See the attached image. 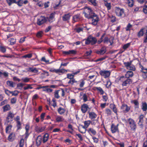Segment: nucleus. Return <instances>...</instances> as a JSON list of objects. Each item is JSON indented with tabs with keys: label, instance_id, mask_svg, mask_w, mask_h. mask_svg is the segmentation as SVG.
<instances>
[{
	"label": "nucleus",
	"instance_id": "obj_1",
	"mask_svg": "<svg viewBox=\"0 0 147 147\" xmlns=\"http://www.w3.org/2000/svg\"><path fill=\"white\" fill-rule=\"evenodd\" d=\"M97 41L96 38L90 35L87 38L84 40L83 42H84L86 45H88L91 44V45H94L96 44Z\"/></svg>",
	"mask_w": 147,
	"mask_h": 147
},
{
	"label": "nucleus",
	"instance_id": "obj_2",
	"mask_svg": "<svg viewBox=\"0 0 147 147\" xmlns=\"http://www.w3.org/2000/svg\"><path fill=\"white\" fill-rule=\"evenodd\" d=\"M127 123L131 130L133 131L136 130V124L133 119L131 118H129L127 119Z\"/></svg>",
	"mask_w": 147,
	"mask_h": 147
},
{
	"label": "nucleus",
	"instance_id": "obj_3",
	"mask_svg": "<svg viewBox=\"0 0 147 147\" xmlns=\"http://www.w3.org/2000/svg\"><path fill=\"white\" fill-rule=\"evenodd\" d=\"M120 80L122 82L123 86H127L131 84L132 82V80L131 79L125 77L124 76H121L120 78Z\"/></svg>",
	"mask_w": 147,
	"mask_h": 147
},
{
	"label": "nucleus",
	"instance_id": "obj_4",
	"mask_svg": "<svg viewBox=\"0 0 147 147\" xmlns=\"http://www.w3.org/2000/svg\"><path fill=\"white\" fill-rule=\"evenodd\" d=\"M88 11L87 12H84V16L88 19H91L96 14L92 12V10L89 8H88Z\"/></svg>",
	"mask_w": 147,
	"mask_h": 147
},
{
	"label": "nucleus",
	"instance_id": "obj_5",
	"mask_svg": "<svg viewBox=\"0 0 147 147\" xmlns=\"http://www.w3.org/2000/svg\"><path fill=\"white\" fill-rule=\"evenodd\" d=\"M9 5L13 3H16L19 6H21L23 4V1L22 0H6Z\"/></svg>",
	"mask_w": 147,
	"mask_h": 147
},
{
	"label": "nucleus",
	"instance_id": "obj_6",
	"mask_svg": "<svg viewBox=\"0 0 147 147\" xmlns=\"http://www.w3.org/2000/svg\"><path fill=\"white\" fill-rule=\"evenodd\" d=\"M115 12L116 15L118 16L121 17L124 16V10L123 9L119 7H116L115 9Z\"/></svg>",
	"mask_w": 147,
	"mask_h": 147
},
{
	"label": "nucleus",
	"instance_id": "obj_7",
	"mask_svg": "<svg viewBox=\"0 0 147 147\" xmlns=\"http://www.w3.org/2000/svg\"><path fill=\"white\" fill-rule=\"evenodd\" d=\"M144 115H140L138 117V119L139 120L138 124L141 128H142L144 126Z\"/></svg>",
	"mask_w": 147,
	"mask_h": 147
},
{
	"label": "nucleus",
	"instance_id": "obj_8",
	"mask_svg": "<svg viewBox=\"0 0 147 147\" xmlns=\"http://www.w3.org/2000/svg\"><path fill=\"white\" fill-rule=\"evenodd\" d=\"M124 64L127 67V69L133 71L135 70V66L131 65V62L124 63Z\"/></svg>",
	"mask_w": 147,
	"mask_h": 147
},
{
	"label": "nucleus",
	"instance_id": "obj_9",
	"mask_svg": "<svg viewBox=\"0 0 147 147\" xmlns=\"http://www.w3.org/2000/svg\"><path fill=\"white\" fill-rule=\"evenodd\" d=\"M47 21V19L45 17L41 16L38 19L37 23L38 25L40 26Z\"/></svg>",
	"mask_w": 147,
	"mask_h": 147
},
{
	"label": "nucleus",
	"instance_id": "obj_10",
	"mask_svg": "<svg viewBox=\"0 0 147 147\" xmlns=\"http://www.w3.org/2000/svg\"><path fill=\"white\" fill-rule=\"evenodd\" d=\"M100 74L105 78L108 77L110 75V72L108 71L101 70L99 72Z\"/></svg>",
	"mask_w": 147,
	"mask_h": 147
},
{
	"label": "nucleus",
	"instance_id": "obj_11",
	"mask_svg": "<svg viewBox=\"0 0 147 147\" xmlns=\"http://www.w3.org/2000/svg\"><path fill=\"white\" fill-rule=\"evenodd\" d=\"M14 116V114H13L11 111L9 112L7 115V117H6V122L8 123L10 122V121H12Z\"/></svg>",
	"mask_w": 147,
	"mask_h": 147
},
{
	"label": "nucleus",
	"instance_id": "obj_12",
	"mask_svg": "<svg viewBox=\"0 0 147 147\" xmlns=\"http://www.w3.org/2000/svg\"><path fill=\"white\" fill-rule=\"evenodd\" d=\"M147 33V27L142 28L139 32L138 34V36L139 37L142 36L144 34L146 35Z\"/></svg>",
	"mask_w": 147,
	"mask_h": 147
},
{
	"label": "nucleus",
	"instance_id": "obj_13",
	"mask_svg": "<svg viewBox=\"0 0 147 147\" xmlns=\"http://www.w3.org/2000/svg\"><path fill=\"white\" fill-rule=\"evenodd\" d=\"M91 19L92 21L91 24L93 25H96L99 21V18L97 15H96Z\"/></svg>",
	"mask_w": 147,
	"mask_h": 147
},
{
	"label": "nucleus",
	"instance_id": "obj_14",
	"mask_svg": "<svg viewBox=\"0 0 147 147\" xmlns=\"http://www.w3.org/2000/svg\"><path fill=\"white\" fill-rule=\"evenodd\" d=\"M81 19V16L80 14H77L74 15L73 16L72 22L74 23L75 22H78Z\"/></svg>",
	"mask_w": 147,
	"mask_h": 147
},
{
	"label": "nucleus",
	"instance_id": "obj_15",
	"mask_svg": "<svg viewBox=\"0 0 147 147\" xmlns=\"http://www.w3.org/2000/svg\"><path fill=\"white\" fill-rule=\"evenodd\" d=\"M119 124H118L117 125H115L114 124H112L111 126V130L113 133H114L118 131V126Z\"/></svg>",
	"mask_w": 147,
	"mask_h": 147
},
{
	"label": "nucleus",
	"instance_id": "obj_16",
	"mask_svg": "<svg viewBox=\"0 0 147 147\" xmlns=\"http://www.w3.org/2000/svg\"><path fill=\"white\" fill-rule=\"evenodd\" d=\"M89 118L91 120L94 119L97 117V115L93 112H88Z\"/></svg>",
	"mask_w": 147,
	"mask_h": 147
},
{
	"label": "nucleus",
	"instance_id": "obj_17",
	"mask_svg": "<svg viewBox=\"0 0 147 147\" xmlns=\"http://www.w3.org/2000/svg\"><path fill=\"white\" fill-rule=\"evenodd\" d=\"M106 51V49L105 47H102L99 50L96 51V53L98 55H103Z\"/></svg>",
	"mask_w": 147,
	"mask_h": 147
},
{
	"label": "nucleus",
	"instance_id": "obj_18",
	"mask_svg": "<svg viewBox=\"0 0 147 147\" xmlns=\"http://www.w3.org/2000/svg\"><path fill=\"white\" fill-rule=\"evenodd\" d=\"M121 109L125 113L127 112L130 109V108L127 105L125 104L122 105Z\"/></svg>",
	"mask_w": 147,
	"mask_h": 147
},
{
	"label": "nucleus",
	"instance_id": "obj_19",
	"mask_svg": "<svg viewBox=\"0 0 147 147\" xmlns=\"http://www.w3.org/2000/svg\"><path fill=\"white\" fill-rule=\"evenodd\" d=\"M88 107L87 104H84L82 105L81 110L83 113H85L87 111Z\"/></svg>",
	"mask_w": 147,
	"mask_h": 147
},
{
	"label": "nucleus",
	"instance_id": "obj_20",
	"mask_svg": "<svg viewBox=\"0 0 147 147\" xmlns=\"http://www.w3.org/2000/svg\"><path fill=\"white\" fill-rule=\"evenodd\" d=\"M71 16L69 13L64 14L62 16V20L63 21H67L70 18Z\"/></svg>",
	"mask_w": 147,
	"mask_h": 147
},
{
	"label": "nucleus",
	"instance_id": "obj_21",
	"mask_svg": "<svg viewBox=\"0 0 147 147\" xmlns=\"http://www.w3.org/2000/svg\"><path fill=\"white\" fill-rule=\"evenodd\" d=\"M55 14V13H52L50 15L49 17L46 18L47 21L48 20L50 23L52 22L53 21V19L54 18Z\"/></svg>",
	"mask_w": 147,
	"mask_h": 147
},
{
	"label": "nucleus",
	"instance_id": "obj_22",
	"mask_svg": "<svg viewBox=\"0 0 147 147\" xmlns=\"http://www.w3.org/2000/svg\"><path fill=\"white\" fill-rule=\"evenodd\" d=\"M20 119V117L19 116H17L16 119V120L17 122V126L18 130L21 129V122L19 121Z\"/></svg>",
	"mask_w": 147,
	"mask_h": 147
},
{
	"label": "nucleus",
	"instance_id": "obj_23",
	"mask_svg": "<svg viewBox=\"0 0 147 147\" xmlns=\"http://www.w3.org/2000/svg\"><path fill=\"white\" fill-rule=\"evenodd\" d=\"M45 129V127L44 126L42 127H39L36 126L35 127V130L38 133H40L43 131Z\"/></svg>",
	"mask_w": 147,
	"mask_h": 147
},
{
	"label": "nucleus",
	"instance_id": "obj_24",
	"mask_svg": "<svg viewBox=\"0 0 147 147\" xmlns=\"http://www.w3.org/2000/svg\"><path fill=\"white\" fill-rule=\"evenodd\" d=\"M28 71L29 72L33 73L36 74L38 72V70L37 69L36 67H29L28 69Z\"/></svg>",
	"mask_w": 147,
	"mask_h": 147
},
{
	"label": "nucleus",
	"instance_id": "obj_25",
	"mask_svg": "<svg viewBox=\"0 0 147 147\" xmlns=\"http://www.w3.org/2000/svg\"><path fill=\"white\" fill-rule=\"evenodd\" d=\"M62 69H56L54 68H51L49 69V71L53 73H62L63 71H62Z\"/></svg>",
	"mask_w": 147,
	"mask_h": 147
},
{
	"label": "nucleus",
	"instance_id": "obj_26",
	"mask_svg": "<svg viewBox=\"0 0 147 147\" xmlns=\"http://www.w3.org/2000/svg\"><path fill=\"white\" fill-rule=\"evenodd\" d=\"M88 132L90 135L91 134L95 135L96 134V131L92 128H89L87 130Z\"/></svg>",
	"mask_w": 147,
	"mask_h": 147
},
{
	"label": "nucleus",
	"instance_id": "obj_27",
	"mask_svg": "<svg viewBox=\"0 0 147 147\" xmlns=\"http://www.w3.org/2000/svg\"><path fill=\"white\" fill-rule=\"evenodd\" d=\"M91 123V121L90 120L84 121V126H83V128L84 129L87 128Z\"/></svg>",
	"mask_w": 147,
	"mask_h": 147
},
{
	"label": "nucleus",
	"instance_id": "obj_28",
	"mask_svg": "<svg viewBox=\"0 0 147 147\" xmlns=\"http://www.w3.org/2000/svg\"><path fill=\"white\" fill-rule=\"evenodd\" d=\"M6 84L8 86L12 88L14 87L16 85V84L11 81H7Z\"/></svg>",
	"mask_w": 147,
	"mask_h": 147
},
{
	"label": "nucleus",
	"instance_id": "obj_29",
	"mask_svg": "<svg viewBox=\"0 0 147 147\" xmlns=\"http://www.w3.org/2000/svg\"><path fill=\"white\" fill-rule=\"evenodd\" d=\"M29 129V126L27 124L26 125L25 127V129L26 132L25 134V138L27 139L29 135V134L28 133V130Z\"/></svg>",
	"mask_w": 147,
	"mask_h": 147
},
{
	"label": "nucleus",
	"instance_id": "obj_30",
	"mask_svg": "<svg viewBox=\"0 0 147 147\" xmlns=\"http://www.w3.org/2000/svg\"><path fill=\"white\" fill-rule=\"evenodd\" d=\"M10 105L9 104H7L3 107V111L5 112L9 111L11 109Z\"/></svg>",
	"mask_w": 147,
	"mask_h": 147
},
{
	"label": "nucleus",
	"instance_id": "obj_31",
	"mask_svg": "<svg viewBox=\"0 0 147 147\" xmlns=\"http://www.w3.org/2000/svg\"><path fill=\"white\" fill-rule=\"evenodd\" d=\"M133 73L132 71H129L127 72L125 77L129 78L130 77H132L133 76Z\"/></svg>",
	"mask_w": 147,
	"mask_h": 147
},
{
	"label": "nucleus",
	"instance_id": "obj_32",
	"mask_svg": "<svg viewBox=\"0 0 147 147\" xmlns=\"http://www.w3.org/2000/svg\"><path fill=\"white\" fill-rule=\"evenodd\" d=\"M42 141V138L40 136H38L36 140V143L37 146L40 145Z\"/></svg>",
	"mask_w": 147,
	"mask_h": 147
},
{
	"label": "nucleus",
	"instance_id": "obj_33",
	"mask_svg": "<svg viewBox=\"0 0 147 147\" xmlns=\"http://www.w3.org/2000/svg\"><path fill=\"white\" fill-rule=\"evenodd\" d=\"M140 67L141 69V71L143 73L147 74V68H145L140 64H139Z\"/></svg>",
	"mask_w": 147,
	"mask_h": 147
},
{
	"label": "nucleus",
	"instance_id": "obj_34",
	"mask_svg": "<svg viewBox=\"0 0 147 147\" xmlns=\"http://www.w3.org/2000/svg\"><path fill=\"white\" fill-rule=\"evenodd\" d=\"M49 138V134H45L44 136L43 139V142L44 143L46 142L48 140Z\"/></svg>",
	"mask_w": 147,
	"mask_h": 147
},
{
	"label": "nucleus",
	"instance_id": "obj_35",
	"mask_svg": "<svg viewBox=\"0 0 147 147\" xmlns=\"http://www.w3.org/2000/svg\"><path fill=\"white\" fill-rule=\"evenodd\" d=\"M57 111L59 114L62 115L64 113L65 111L64 109L60 107L58 109Z\"/></svg>",
	"mask_w": 147,
	"mask_h": 147
},
{
	"label": "nucleus",
	"instance_id": "obj_36",
	"mask_svg": "<svg viewBox=\"0 0 147 147\" xmlns=\"http://www.w3.org/2000/svg\"><path fill=\"white\" fill-rule=\"evenodd\" d=\"M142 109L144 111H146L147 110V104L146 102H143L142 103Z\"/></svg>",
	"mask_w": 147,
	"mask_h": 147
},
{
	"label": "nucleus",
	"instance_id": "obj_37",
	"mask_svg": "<svg viewBox=\"0 0 147 147\" xmlns=\"http://www.w3.org/2000/svg\"><path fill=\"white\" fill-rule=\"evenodd\" d=\"M103 41L104 43H108V42H109L110 43V45H112V42L110 40H109L108 38L107 37H105V38Z\"/></svg>",
	"mask_w": 147,
	"mask_h": 147
},
{
	"label": "nucleus",
	"instance_id": "obj_38",
	"mask_svg": "<svg viewBox=\"0 0 147 147\" xmlns=\"http://www.w3.org/2000/svg\"><path fill=\"white\" fill-rule=\"evenodd\" d=\"M9 42L11 45H13L16 43V40L13 38H11L9 39Z\"/></svg>",
	"mask_w": 147,
	"mask_h": 147
},
{
	"label": "nucleus",
	"instance_id": "obj_39",
	"mask_svg": "<svg viewBox=\"0 0 147 147\" xmlns=\"http://www.w3.org/2000/svg\"><path fill=\"white\" fill-rule=\"evenodd\" d=\"M95 88L96 90L100 92L101 94H103L104 93V91L100 87H95Z\"/></svg>",
	"mask_w": 147,
	"mask_h": 147
},
{
	"label": "nucleus",
	"instance_id": "obj_40",
	"mask_svg": "<svg viewBox=\"0 0 147 147\" xmlns=\"http://www.w3.org/2000/svg\"><path fill=\"white\" fill-rule=\"evenodd\" d=\"M104 4L105 6L107 8L108 10H110L111 9V5L110 3L106 2H105Z\"/></svg>",
	"mask_w": 147,
	"mask_h": 147
},
{
	"label": "nucleus",
	"instance_id": "obj_41",
	"mask_svg": "<svg viewBox=\"0 0 147 147\" xmlns=\"http://www.w3.org/2000/svg\"><path fill=\"white\" fill-rule=\"evenodd\" d=\"M132 102L134 103L135 105V108H139V103L138 101L136 100H133Z\"/></svg>",
	"mask_w": 147,
	"mask_h": 147
},
{
	"label": "nucleus",
	"instance_id": "obj_42",
	"mask_svg": "<svg viewBox=\"0 0 147 147\" xmlns=\"http://www.w3.org/2000/svg\"><path fill=\"white\" fill-rule=\"evenodd\" d=\"M64 119L61 116H58L56 118V120L57 122H60L63 121Z\"/></svg>",
	"mask_w": 147,
	"mask_h": 147
},
{
	"label": "nucleus",
	"instance_id": "obj_43",
	"mask_svg": "<svg viewBox=\"0 0 147 147\" xmlns=\"http://www.w3.org/2000/svg\"><path fill=\"white\" fill-rule=\"evenodd\" d=\"M128 5L130 7H132L134 5L133 0H127Z\"/></svg>",
	"mask_w": 147,
	"mask_h": 147
},
{
	"label": "nucleus",
	"instance_id": "obj_44",
	"mask_svg": "<svg viewBox=\"0 0 147 147\" xmlns=\"http://www.w3.org/2000/svg\"><path fill=\"white\" fill-rule=\"evenodd\" d=\"M14 134L13 133H11L8 136V138L9 140V141H11V140L14 138Z\"/></svg>",
	"mask_w": 147,
	"mask_h": 147
},
{
	"label": "nucleus",
	"instance_id": "obj_45",
	"mask_svg": "<svg viewBox=\"0 0 147 147\" xmlns=\"http://www.w3.org/2000/svg\"><path fill=\"white\" fill-rule=\"evenodd\" d=\"M130 43H128L125 44L123 46V49L125 50H126L130 46Z\"/></svg>",
	"mask_w": 147,
	"mask_h": 147
},
{
	"label": "nucleus",
	"instance_id": "obj_46",
	"mask_svg": "<svg viewBox=\"0 0 147 147\" xmlns=\"http://www.w3.org/2000/svg\"><path fill=\"white\" fill-rule=\"evenodd\" d=\"M75 31L79 33L81 32L83 30V28H82L78 27L74 29Z\"/></svg>",
	"mask_w": 147,
	"mask_h": 147
},
{
	"label": "nucleus",
	"instance_id": "obj_47",
	"mask_svg": "<svg viewBox=\"0 0 147 147\" xmlns=\"http://www.w3.org/2000/svg\"><path fill=\"white\" fill-rule=\"evenodd\" d=\"M0 50L1 51L2 53H5L6 51V49L5 47L1 46H0Z\"/></svg>",
	"mask_w": 147,
	"mask_h": 147
},
{
	"label": "nucleus",
	"instance_id": "obj_48",
	"mask_svg": "<svg viewBox=\"0 0 147 147\" xmlns=\"http://www.w3.org/2000/svg\"><path fill=\"white\" fill-rule=\"evenodd\" d=\"M17 101V98L16 97L12 98L11 100V103L12 104H15L16 103Z\"/></svg>",
	"mask_w": 147,
	"mask_h": 147
},
{
	"label": "nucleus",
	"instance_id": "obj_49",
	"mask_svg": "<svg viewBox=\"0 0 147 147\" xmlns=\"http://www.w3.org/2000/svg\"><path fill=\"white\" fill-rule=\"evenodd\" d=\"M24 144V140L22 139H21L20 142V147H23Z\"/></svg>",
	"mask_w": 147,
	"mask_h": 147
},
{
	"label": "nucleus",
	"instance_id": "obj_50",
	"mask_svg": "<svg viewBox=\"0 0 147 147\" xmlns=\"http://www.w3.org/2000/svg\"><path fill=\"white\" fill-rule=\"evenodd\" d=\"M132 27V25L130 23H129L125 28L126 31H129L130 30V29Z\"/></svg>",
	"mask_w": 147,
	"mask_h": 147
},
{
	"label": "nucleus",
	"instance_id": "obj_51",
	"mask_svg": "<svg viewBox=\"0 0 147 147\" xmlns=\"http://www.w3.org/2000/svg\"><path fill=\"white\" fill-rule=\"evenodd\" d=\"M8 102V100L7 99L4 100L0 103V106H2L5 104H6Z\"/></svg>",
	"mask_w": 147,
	"mask_h": 147
},
{
	"label": "nucleus",
	"instance_id": "obj_52",
	"mask_svg": "<svg viewBox=\"0 0 147 147\" xmlns=\"http://www.w3.org/2000/svg\"><path fill=\"white\" fill-rule=\"evenodd\" d=\"M32 56V55L31 53L29 54L23 56L22 57L24 58H30Z\"/></svg>",
	"mask_w": 147,
	"mask_h": 147
},
{
	"label": "nucleus",
	"instance_id": "obj_53",
	"mask_svg": "<svg viewBox=\"0 0 147 147\" xmlns=\"http://www.w3.org/2000/svg\"><path fill=\"white\" fill-rule=\"evenodd\" d=\"M55 97L57 98H59L60 96L59 95V90H57L55 92Z\"/></svg>",
	"mask_w": 147,
	"mask_h": 147
},
{
	"label": "nucleus",
	"instance_id": "obj_54",
	"mask_svg": "<svg viewBox=\"0 0 147 147\" xmlns=\"http://www.w3.org/2000/svg\"><path fill=\"white\" fill-rule=\"evenodd\" d=\"M137 1L141 4L144 3L146 4L147 3V0H137Z\"/></svg>",
	"mask_w": 147,
	"mask_h": 147
},
{
	"label": "nucleus",
	"instance_id": "obj_55",
	"mask_svg": "<svg viewBox=\"0 0 147 147\" xmlns=\"http://www.w3.org/2000/svg\"><path fill=\"white\" fill-rule=\"evenodd\" d=\"M31 85L27 84V86H25L24 88V90H26L29 89H32V87L31 86Z\"/></svg>",
	"mask_w": 147,
	"mask_h": 147
},
{
	"label": "nucleus",
	"instance_id": "obj_56",
	"mask_svg": "<svg viewBox=\"0 0 147 147\" xmlns=\"http://www.w3.org/2000/svg\"><path fill=\"white\" fill-rule=\"evenodd\" d=\"M22 81L25 82H27L29 81L30 79L28 78H23L22 79Z\"/></svg>",
	"mask_w": 147,
	"mask_h": 147
},
{
	"label": "nucleus",
	"instance_id": "obj_57",
	"mask_svg": "<svg viewBox=\"0 0 147 147\" xmlns=\"http://www.w3.org/2000/svg\"><path fill=\"white\" fill-rule=\"evenodd\" d=\"M105 111L106 113L108 115H110L111 114V111L109 109H106Z\"/></svg>",
	"mask_w": 147,
	"mask_h": 147
},
{
	"label": "nucleus",
	"instance_id": "obj_58",
	"mask_svg": "<svg viewBox=\"0 0 147 147\" xmlns=\"http://www.w3.org/2000/svg\"><path fill=\"white\" fill-rule=\"evenodd\" d=\"M42 31L38 32L36 36L38 38H40L42 36Z\"/></svg>",
	"mask_w": 147,
	"mask_h": 147
},
{
	"label": "nucleus",
	"instance_id": "obj_59",
	"mask_svg": "<svg viewBox=\"0 0 147 147\" xmlns=\"http://www.w3.org/2000/svg\"><path fill=\"white\" fill-rule=\"evenodd\" d=\"M76 135L78 136V138H79L80 141H82L83 140V138L80 134H76Z\"/></svg>",
	"mask_w": 147,
	"mask_h": 147
},
{
	"label": "nucleus",
	"instance_id": "obj_60",
	"mask_svg": "<svg viewBox=\"0 0 147 147\" xmlns=\"http://www.w3.org/2000/svg\"><path fill=\"white\" fill-rule=\"evenodd\" d=\"M83 99L84 102H86L87 101V96L86 94H84L83 95Z\"/></svg>",
	"mask_w": 147,
	"mask_h": 147
},
{
	"label": "nucleus",
	"instance_id": "obj_61",
	"mask_svg": "<svg viewBox=\"0 0 147 147\" xmlns=\"http://www.w3.org/2000/svg\"><path fill=\"white\" fill-rule=\"evenodd\" d=\"M143 11L145 13H147V5H146L143 8Z\"/></svg>",
	"mask_w": 147,
	"mask_h": 147
},
{
	"label": "nucleus",
	"instance_id": "obj_62",
	"mask_svg": "<svg viewBox=\"0 0 147 147\" xmlns=\"http://www.w3.org/2000/svg\"><path fill=\"white\" fill-rule=\"evenodd\" d=\"M74 75L73 74H69L67 75V77L68 78L70 79V80H72L73 78Z\"/></svg>",
	"mask_w": 147,
	"mask_h": 147
},
{
	"label": "nucleus",
	"instance_id": "obj_63",
	"mask_svg": "<svg viewBox=\"0 0 147 147\" xmlns=\"http://www.w3.org/2000/svg\"><path fill=\"white\" fill-rule=\"evenodd\" d=\"M44 90L48 92H51L53 91V90L50 88H45Z\"/></svg>",
	"mask_w": 147,
	"mask_h": 147
},
{
	"label": "nucleus",
	"instance_id": "obj_64",
	"mask_svg": "<svg viewBox=\"0 0 147 147\" xmlns=\"http://www.w3.org/2000/svg\"><path fill=\"white\" fill-rule=\"evenodd\" d=\"M43 73L42 74V75H43L46 76H49V72L47 71H46L45 70L43 71Z\"/></svg>",
	"mask_w": 147,
	"mask_h": 147
}]
</instances>
